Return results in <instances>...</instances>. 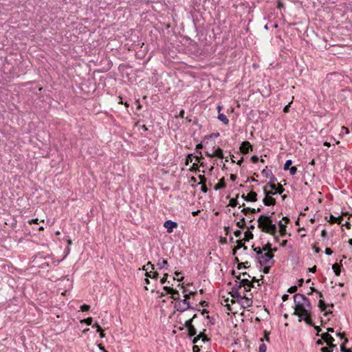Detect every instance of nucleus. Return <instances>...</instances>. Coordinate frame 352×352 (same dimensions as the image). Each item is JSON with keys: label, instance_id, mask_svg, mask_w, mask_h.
Returning a JSON list of instances; mask_svg holds the SVG:
<instances>
[{"label": "nucleus", "instance_id": "1", "mask_svg": "<svg viewBox=\"0 0 352 352\" xmlns=\"http://www.w3.org/2000/svg\"><path fill=\"white\" fill-rule=\"evenodd\" d=\"M294 301L295 303L294 315H298L302 313H307L311 311L312 309L309 300L301 294H296L294 296Z\"/></svg>", "mask_w": 352, "mask_h": 352}, {"label": "nucleus", "instance_id": "2", "mask_svg": "<svg viewBox=\"0 0 352 352\" xmlns=\"http://www.w3.org/2000/svg\"><path fill=\"white\" fill-rule=\"evenodd\" d=\"M258 227L261 230L262 232L269 233L276 236L277 232V228L276 224L273 223L271 219V216L261 214L257 219ZM276 239V237H275Z\"/></svg>", "mask_w": 352, "mask_h": 352}, {"label": "nucleus", "instance_id": "3", "mask_svg": "<svg viewBox=\"0 0 352 352\" xmlns=\"http://www.w3.org/2000/svg\"><path fill=\"white\" fill-rule=\"evenodd\" d=\"M254 251L256 253L258 256V262L261 265H274V254L271 252H267L263 253L260 247L254 248Z\"/></svg>", "mask_w": 352, "mask_h": 352}, {"label": "nucleus", "instance_id": "4", "mask_svg": "<svg viewBox=\"0 0 352 352\" xmlns=\"http://www.w3.org/2000/svg\"><path fill=\"white\" fill-rule=\"evenodd\" d=\"M175 308L180 312H184L188 309H194L186 299L178 300L175 305Z\"/></svg>", "mask_w": 352, "mask_h": 352}, {"label": "nucleus", "instance_id": "5", "mask_svg": "<svg viewBox=\"0 0 352 352\" xmlns=\"http://www.w3.org/2000/svg\"><path fill=\"white\" fill-rule=\"evenodd\" d=\"M299 318L298 321H305L306 324L309 326H314V323L311 318V311H307V313H302L297 315Z\"/></svg>", "mask_w": 352, "mask_h": 352}, {"label": "nucleus", "instance_id": "6", "mask_svg": "<svg viewBox=\"0 0 352 352\" xmlns=\"http://www.w3.org/2000/svg\"><path fill=\"white\" fill-rule=\"evenodd\" d=\"M310 289L311 291V294L312 292H316L318 294L319 297L320 298L319 302H318V307L322 311H324L328 305L324 302V300L322 299L323 298L322 294L321 292H318V290H316L314 287H311ZM309 294H310V293Z\"/></svg>", "mask_w": 352, "mask_h": 352}, {"label": "nucleus", "instance_id": "7", "mask_svg": "<svg viewBox=\"0 0 352 352\" xmlns=\"http://www.w3.org/2000/svg\"><path fill=\"white\" fill-rule=\"evenodd\" d=\"M242 199L245 201L255 202L257 201V193L251 190L248 195L243 194Z\"/></svg>", "mask_w": 352, "mask_h": 352}, {"label": "nucleus", "instance_id": "8", "mask_svg": "<svg viewBox=\"0 0 352 352\" xmlns=\"http://www.w3.org/2000/svg\"><path fill=\"white\" fill-rule=\"evenodd\" d=\"M244 287L246 292L250 291L251 287H253L252 283L247 278H242L239 281V287Z\"/></svg>", "mask_w": 352, "mask_h": 352}, {"label": "nucleus", "instance_id": "9", "mask_svg": "<svg viewBox=\"0 0 352 352\" xmlns=\"http://www.w3.org/2000/svg\"><path fill=\"white\" fill-rule=\"evenodd\" d=\"M178 224L175 221H173L171 220H167L164 223V227L167 229L168 233H171L173 231L174 228L177 227Z\"/></svg>", "mask_w": 352, "mask_h": 352}, {"label": "nucleus", "instance_id": "10", "mask_svg": "<svg viewBox=\"0 0 352 352\" xmlns=\"http://www.w3.org/2000/svg\"><path fill=\"white\" fill-rule=\"evenodd\" d=\"M252 149V146L248 141H244L242 142L240 146V151L243 154H247L248 152Z\"/></svg>", "mask_w": 352, "mask_h": 352}, {"label": "nucleus", "instance_id": "11", "mask_svg": "<svg viewBox=\"0 0 352 352\" xmlns=\"http://www.w3.org/2000/svg\"><path fill=\"white\" fill-rule=\"evenodd\" d=\"M320 337L327 344H331V342H333L335 340L334 338L329 333H322Z\"/></svg>", "mask_w": 352, "mask_h": 352}, {"label": "nucleus", "instance_id": "12", "mask_svg": "<svg viewBox=\"0 0 352 352\" xmlns=\"http://www.w3.org/2000/svg\"><path fill=\"white\" fill-rule=\"evenodd\" d=\"M252 298H248V297H245V296H243V298H241V305L244 308H247V307H251L252 305Z\"/></svg>", "mask_w": 352, "mask_h": 352}, {"label": "nucleus", "instance_id": "13", "mask_svg": "<svg viewBox=\"0 0 352 352\" xmlns=\"http://www.w3.org/2000/svg\"><path fill=\"white\" fill-rule=\"evenodd\" d=\"M157 266L158 267L159 270H162L163 268H166L167 270L168 267V264L167 261H166L163 258H159L157 263Z\"/></svg>", "mask_w": 352, "mask_h": 352}, {"label": "nucleus", "instance_id": "14", "mask_svg": "<svg viewBox=\"0 0 352 352\" xmlns=\"http://www.w3.org/2000/svg\"><path fill=\"white\" fill-rule=\"evenodd\" d=\"M265 206H274L276 204V199L272 197H266L263 199Z\"/></svg>", "mask_w": 352, "mask_h": 352}, {"label": "nucleus", "instance_id": "15", "mask_svg": "<svg viewBox=\"0 0 352 352\" xmlns=\"http://www.w3.org/2000/svg\"><path fill=\"white\" fill-rule=\"evenodd\" d=\"M200 338H201V341L203 342L209 341V338L206 336V335H205L204 333H200L199 335H198L194 338L192 342L194 344L197 343L200 340Z\"/></svg>", "mask_w": 352, "mask_h": 352}, {"label": "nucleus", "instance_id": "16", "mask_svg": "<svg viewBox=\"0 0 352 352\" xmlns=\"http://www.w3.org/2000/svg\"><path fill=\"white\" fill-rule=\"evenodd\" d=\"M211 156L212 157H217L219 159H223L224 158V156H223V150L218 147L217 148L214 152L211 154Z\"/></svg>", "mask_w": 352, "mask_h": 352}, {"label": "nucleus", "instance_id": "17", "mask_svg": "<svg viewBox=\"0 0 352 352\" xmlns=\"http://www.w3.org/2000/svg\"><path fill=\"white\" fill-rule=\"evenodd\" d=\"M342 261H340V263L338 264V263H335L332 266V269L335 273V274L337 276H339L340 275V273H341V267L342 266V263H341Z\"/></svg>", "mask_w": 352, "mask_h": 352}, {"label": "nucleus", "instance_id": "18", "mask_svg": "<svg viewBox=\"0 0 352 352\" xmlns=\"http://www.w3.org/2000/svg\"><path fill=\"white\" fill-rule=\"evenodd\" d=\"M245 204L243 203L242 205H241L239 207H244ZM241 212L243 213L245 215H248L249 212H251L252 214H254L256 212V210L255 208H243L241 210Z\"/></svg>", "mask_w": 352, "mask_h": 352}, {"label": "nucleus", "instance_id": "19", "mask_svg": "<svg viewBox=\"0 0 352 352\" xmlns=\"http://www.w3.org/2000/svg\"><path fill=\"white\" fill-rule=\"evenodd\" d=\"M278 226L280 228L279 232L281 236H285L286 235V228L287 226L285 223H283L282 221L278 222Z\"/></svg>", "mask_w": 352, "mask_h": 352}, {"label": "nucleus", "instance_id": "20", "mask_svg": "<svg viewBox=\"0 0 352 352\" xmlns=\"http://www.w3.org/2000/svg\"><path fill=\"white\" fill-rule=\"evenodd\" d=\"M145 276L147 278L157 280L159 276V274L157 272H154V270H151L149 272H147V273L145 274Z\"/></svg>", "mask_w": 352, "mask_h": 352}, {"label": "nucleus", "instance_id": "21", "mask_svg": "<svg viewBox=\"0 0 352 352\" xmlns=\"http://www.w3.org/2000/svg\"><path fill=\"white\" fill-rule=\"evenodd\" d=\"M236 243H237L236 246L233 249V252H232L233 255H234L236 254V250H239L242 247L243 248L244 250L247 249V247L244 245V243L242 240H241V239L237 240Z\"/></svg>", "mask_w": 352, "mask_h": 352}, {"label": "nucleus", "instance_id": "22", "mask_svg": "<svg viewBox=\"0 0 352 352\" xmlns=\"http://www.w3.org/2000/svg\"><path fill=\"white\" fill-rule=\"evenodd\" d=\"M219 113H220V111H219ZM217 118L226 125H228L229 123L228 118L223 113H219Z\"/></svg>", "mask_w": 352, "mask_h": 352}, {"label": "nucleus", "instance_id": "23", "mask_svg": "<svg viewBox=\"0 0 352 352\" xmlns=\"http://www.w3.org/2000/svg\"><path fill=\"white\" fill-rule=\"evenodd\" d=\"M226 183H225V182H224V180H223V178H222V179L219 181V182L217 184H216V185L214 186V189L215 190H220V189L225 188H226Z\"/></svg>", "mask_w": 352, "mask_h": 352}, {"label": "nucleus", "instance_id": "24", "mask_svg": "<svg viewBox=\"0 0 352 352\" xmlns=\"http://www.w3.org/2000/svg\"><path fill=\"white\" fill-rule=\"evenodd\" d=\"M348 342V339L346 338H344V342L340 345V351L341 352H352L351 349H348L345 347V344Z\"/></svg>", "mask_w": 352, "mask_h": 352}, {"label": "nucleus", "instance_id": "25", "mask_svg": "<svg viewBox=\"0 0 352 352\" xmlns=\"http://www.w3.org/2000/svg\"><path fill=\"white\" fill-rule=\"evenodd\" d=\"M142 270L147 273V272H149L150 270H154L155 267L154 265H153L151 262H148L146 265H144L142 267Z\"/></svg>", "mask_w": 352, "mask_h": 352}, {"label": "nucleus", "instance_id": "26", "mask_svg": "<svg viewBox=\"0 0 352 352\" xmlns=\"http://www.w3.org/2000/svg\"><path fill=\"white\" fill-rule=\"evenodd\" d=\"M163 289L164 291H166V292L167 294H177V290L175 289H173V287H170L164 286L163 287Z\"/></svg>", "mask_w": 352, "mask_h": 352}, {"label": "nucleus", "instance_id": "27", "mask_svg": "<svg viewBox=\"0 0 352 352\" xmlns=\"http://www.w3.org/2000/svg\"><path fill=\"white\" fill-rule=\"evenodd\" d=\"M188 335L190 338L195 336L197 334V330L195 327L192 325L188 329Z\"/></svg>", "mask_w": 352, "mask_h": 352}, {"label": "nucleus", "instance_id": "28", "mask_svg": "<svg viewBox=\"0 0 352 352\" xmlns=\"http://www.w3.org/2000/svg\"><path fill=\"white\" fill-rule=\"evenodd\" d=\"M196 317H197V314H194V316H192V318H190V319H189V320H186V321L185 322V323H184V326H185V327H186L187 329H188V328H190V327H192V320H193L194 318H195Z\"/></svg>", "mask_w": 352, "mask_h": 352}, {"label": "nucleus", "instance_id": "29", "mask_svg": "<svg viewBox=\"0 0 352 352\" xmlns=\"http://www.w3.org/2000/svg\"><path fill=\"white\" fill-rule=\"evenodd\" d=\"M263 192L266 197H272V195H274L277 193L276 191H275V192H274L273 190L268 191L267 190V186L263 188Z\"/></svg>", "mask_w": 352, "mask_h": 352}, {"label": "nucleus", "instance_id": "30", "mask_svg": "<svg viewBox=\"0 0 352 352\" xmlns=\"http://www.w3.org/2000/svg\"><path fill=\"white\" fill-rule=\"evenodd\" d=\"M244 234H245V238H244L245 241H248L250 239H253V237H254V234L250 231H246Z\"/></svg>", "mask_w": 352, "mask_h": 352}, {"label": "nucleus", "instance_id": "31", "mask_svg": "<svg viewBox=\"0 0 352 352\" xmlns=\"http://www.w3.org/2000/svg\"><path fill=\"white\" fill-rule=\"evenodd\" d=\"M239 202H238V201H237V199H236V198H235V199H234V198H232V199H231L230 200V201H229V206H230V207H232V208L236 207V206L237 205H239Z\"/></svg>", "mask_w": 352, "mask_h": 352}, {"label": "nucleus", "instance_id": "32", "mask_svg": "<svg viewBox=\"0 0 352 352\" xmlns=\"http://www.w3.org/2000/svg\"><path fill=\"white\" fill-rule=\"evenodd\" d=\"M262 252H270L272 250V245L270 243H267L265 245H264L261 248Z\"/></svg>", "mask_w": 352, "mask_h": 352}, {"label": "nucleus", "instance_id": "33", "mask_svg": "<svg viewBox=\"0 0 352 352\" xmlns=\"http://www.w3.org/2000/svg\"><path fill=\"white\" fill-rule=\"evenodd\" d=\"M292 164V160H287L284 165V170H289L291 167V165Z\"/></svg>", "mask_w": 352, "mask_h": 352}, {"label": "nucleus", "instance_id": "34", "mask_svg": "<svg viewBox=\"0 0 352 352\" xmlns=\"http://www.w3.org/2000/svg\"><path fill=\"white\" fill-rule=\"evenodd\" d=\"M236 225L239 228H243L245 225V218L243 217L239 221H237Z\"/></svg>", "mask_w": 352, "mask_h": 352}, {"label": "nucleus", "instance_id": "35", "mask_svg": "<svg viewBox=\"0 0 352 352\" xmlns=\"http://www.w3.org/2000/svg\"><path fill=\"white\" fill-rule=\"evenodd\" d=\"M275 190L276 191L277 193L280 195L284 192L285 188L283 187L282 185L278 184V186H276V188Z\"/></svg>", "mask_w": 352, "mask_h": 352}, {"label": "nucleus", "instance_id": "36", "mask_svg": "<svg viewBox=\"0 0 352 352\" xmlns=\"http://www.w3.org/2000/svg\"><path fill=\"white\" fill-rule=\"evenodd\" d=\"M93 319L91 317H89L86 319L81 320V322H85L87 325H91Z\"/></svg>", "mask_w": 352, "mask_h": 352}, {"label": "nucleus", "instance_id": "37", "mask_svg": "<svg viewBox=\"0 0 352 352\" xmlns=\"http://www.w3.org/2000/svg\"><path fill=\"white\" fill-rule=\"evenodd\" d=\"M167 278H168V274H165L164 275V277H163L162 278H161V280H160V283H161L162 285H163V284H164V283H169L170 282L167 280Z\"/></svg>", "mask_w": 352, "mask_h": 352}, {"label": "nucleus", "instance_id": "38", "mask_svg": "<svg viewBox=\"0 0 352 352\" xmlns=\"http://www.w3.org/2000/svg\"><path fill=\"white\" fill-rule=\"evenodd\" d=\"M259 352H266L267 346L264 343H261L259 346Z\"/></svg>", "mask_w": 352, "mask_h": 352}, {"label": "nucleus", "instance_id": "39", "mask_svg": "<svg viewBox=\"0 0 352 352\" xmlns=\"http://www.w3.org/2000/svg\"><path fill=\"white\" fill-rule=\"evenodd\" d=\"M90 309V306L88 305H82L80 306V310L82 311H88Z\"/></svg>", "mask_w": 352, "mask_h": 352}, {"label": "nucleus", "instance_id": "40", "mask_svg": "<svg viewBox=\"0 0 352 352\" xmlns=\"http://www.w3.org/2000/svg\"><path fill=\"white\" fill-rule=\"evenodd\" d=\"M199 178L200 179V182L198 184H205L206 182V178L204 175H199Z\"/></svg>", "mask_w": 352, "mask_h": 352}, {"label": "nucleus", "instance_id": "41", "mask_svg": "<svg viewBox=\"0 0 352 352\" xmlns=\"http://www.w3.org/2000/svg\"><path fill=\"white\" fill-rule=\"evenodd\" d=\"M289 170L292 175H294L297 173V168L296 166H292Z\"/></svg>", "mask_w": 352, "mask_h": 352}, {"label": "nucleus", "instance_id": "42", "mask_svg": "<svg viewBox=\"0 0 352 352\" xmlns=\"http://www.w3.org/2000/svg\"><path fill=\"white\" fill-rule=\"evenodd\" d=\"M241 276H242L243 278H250V276L248 273L245 272V273H242L241 274H240V275L237 277V279H238V280H241V279H242V278H241Z\"/></svg>", "mask_w": 352, "mask_h": 352}, {"label": "nucleus", "instance_id": "43", "mask_svg": "<svg viewBox=\"0 0 352 352\" xmlns=\"http://www.w3.org/2000/svg\"><path fill=\"white\" fill-rule=\"evenodd\" d=\"M266 186H269L272 190H275L276 188V185L273 182H269Z\"/></svg>", "mask_w": 352, "mask_h": 352}, {"label": "nucleus", "instance_id": "44", "mask_svg": "<svg viewBox=\"0 0 352 352\" xmlns=\"http://www.w3.org/2000/svg\"><path fill=\"white\" fill-rule=\"evenodd\" d=\"M264 266H265V267H264V268H263V273H264V274H268V273H269V272H270V267H271L272 265H264Z\"/></svg>", "mask_w": 352, "mask_h": 352}, {"label": "nucleus", "instance_id": "45", "mask_svg": "<svg viewBox=\"0 0 352 352\" xmlns=\"http://www.w3.org/2000/svg\"><path fill=\"white\" fill-rule=\"evenodd\" d=\"M171 298L174 299L175 300H176V302L179 300V292L177 291V294H171Z\"/></svg>", "mask_w": 352, "mask_h": 352}, {"label": "nucleus", "instance_id": "46", "mask_svg": "<svg viewBox=\"0 0 352 352\" xmlns=\"http://www.w3.org/2000/svg\"><path fill=\"white\" fill-rule=\"evenodd\" d=\"M297 289L298 288L296 286H292L290 288H289L288 292L291 294L295 293L297 291Z\"/></svg>", "mask_w": 352, "mask_h": 352}, {"label": "nucleus", "instance_id": "47", "mask_svg": "<svg viewBox=\"0 0 352 352\" xmlns=\"http://www.w3.org/2000/svg\"><path fill=\"white\" fill-rule=\"evenodd\" d=\"M340 133L348 134L349 133V129L345 126H342Z\"/></svg>", "mask_w": 352, "mask_h": 352}, {"label": "nucleus", "instance_id": "48", "mask_svg": "<svg viewBox=\"0 0 352 352\" xmlns=\"http://www.w3.org/2000/svg\"><path fill=\"white\" fill-rule=\"evenodd\" d=\"M259 159L256 155H253L251 157V161L253 163H257L258 162Z\"/></svg>", "mask_w": 352, "mask_h": 352}, {"label": "nucleus", "instance_id": "49", "mask_svg": "<svg viewBox=\"0 0 352 352\" xmlns=\"http://www.w3.org/2000/svg\"><path fill=\"white\" fill-rule=\"evenodd\" d=\"M314 327V329L317 331V333H316V336H320V335L319 334V333L321 331V328L319 327V326H316L314 324L313 326Z\"/></svg>", "mask_w": 352, "mask_h": 352}, {"label": "nucleus", "instance_id": "50", "mask_svg": "<svg viewBox=\"0 0 352 352\" xmlns=\"http://www.w3.org/2000/svg\"><path fill=\"white\" fill-rule=\"evenodd\" d=\"M320 350L321 352H333V349H330L328 347H322Z\"/></svg>", "mask_w": 352, "mask_h": 352}, {"label": "nucleus", "instance_id": "51", "mask_svg": "<svg viewBox=\"0 0 352 352\" xmlns=\"http://www.w3.org/2000/svg\"><path fill=\"white\" fill-rule=\"evenodd\" d=\"M336 336H338L341 340L344 341V338H345L344 333L338 332L336 333Z\"/></svg>", "mask_w": 352, "mask_h": 352}, {"label": "nucleus", "instance_id": "52", "mask_svg": "<svg viewBox=\"0 0 352 352\" xmlns=\"http://www.w3.org/2000/svg\"><path fill=\"white\" fill-rule=\"evenodd\" d=\"M201 191L203 192H205V193L208 192V188L206 186V184H201Z\"/></svg>", "mask_w": 352, "mask_h": 352}, {"label": "nucleus", "instance_id": "53", "mask_svg": "<svg viewBox=\"0 0 352 352\" xmlns=\"http://www.w3.org/2000/svg\"><path fill=\"white\" fill-rule=\"evenodd\" d=\"M270 173L271 175L272 174V171L271 170H267L266 169H263V171H262V174L263 175H265L266 177H267L268 175V173Z\"/></svg>", "mask_w": 352, "mask_h": 352}, {"label": "nucleus", "instance_id": "54", "mask_svg": "<svg viewBox=\"0 0 352 352\" xmlns=\"http://www.w3.org/2000/svg\"><path fill=\"white\" fill-rule=\"evenodd\" d=\"M149 283H150V280H149L148 278H147V277H146V278L144 279V284L146 285L144 286V289H145L146 290H148V287H147V286H146V285H148Z\"/></svg>", "mask_w": 352, "mask_h": 352}, {"label": "nucleus", "instance_id": "55", "mask_svg": "<svg viewBox=\"0 0 352 352\" xmlns=\"http://www.w3.org/2000/svg\"><path fill=\"white\" fill-rule=\"evenodd\" d=\"M234 234L236 237H240L242 233L241 230H237L234 231Z\"/></svg>", "mask_w": 352, "mask_h": 352}, {"label": "nucleus", "instance_id": "56", "mask_svg": "<svg viewBox=\"0 0 352 352\" xmlns=\"http://www.w3.org/2000/svg\"><path fill=\"white\" fill-rule=\"evenodd\" d=\"M337 220H338V218L337 217H335L333 215H331L330 216V221L331 223H336L337 222Z\"/></svg>", "mask_w": 352, "mask_h": 352}, {"label": "nucleus", "instance_id": "57", "mask_svg": "<svg viewBox=\"0 0 352 352\" xmlns=\"http://www.w3.org/2000/svg\"><path fill=\"white\" fill-rule=\"evenodd\" d=\"M232 296H233L234 298V297H236L237 298H241H241H243V297L241 296V294L239 293V292H238V291H236V292H234V294H232Z\"/></svg>", "mask_w": 352, "mask_h": 352}, {"label": "nucleus", "instance_id": "58", "mask_svg": "<svg viewBox=\"0 0 352 352\" xmlns=\"http://www.w3.org/2000/svg\"><path fill=\"white\" fill-rule=\"evenodd\" d=\"M333 253V251L329 248H327L325 249V254H327V255H331Z\"/></svg>", "mask_w": 352, "mask_h": 352}, {"label": "nucleus", "instance_id": "59", "mask_svg": "<svg viewBox=\"0 0 352 352\" xmlns=\"http://www.w3.org/2000/svg\"><path fill=\"white\" fill-rule=\"evenodd\" d=\"M328 348H329L330 349H333L336 348L337 347V345L333 344V342H331V344H328Z\"/></svg>", "mask_w": 352, "mask_h": 352}, {"label": "nucleus", "instance_id": "60", "mask_svg": "<svg viewBox=\"0 0 352 352\" xmlns=\"http://www.w3.org/2000/svg\"><path fill=\"white\" fill-rule=\"evenodd\" d=\"M92 327L93 328H96L97 331H100L101 330L100 326L97 322H96L94 324H93Z\"/></svg>", "mask_w": 352, "mask_h": 352}, {"label": "nucleus", "instance_id": "61", "mask_svg": "<svg viewBox=\"0 0 352 352\" xmlns=\"http://www.w3.org/2000/svg\"><path fill=\"white\" fill-rule=\"evenodd\" d=\"M327 236V232L326 230H324V229L322 230L321 232V236L323 238H325Z\"/></svg>", "mask_w": 352, "mask_h": 352}, {"label": "nucleus", "instance_id": "62", "mask_svg": "<svg viewBox=\"0 0 352 352\" xmlns=\"http://www.w3.org/2000/svg\"><path fill=\"white\" fill-rule=\"evenodd\" d=\"M324 343V341L322 339H319L316 341L317 345H322Z\"/></svg>", "mask_w": 352, "mask_h": 352}, {"label": "nucleus", "instance_id": "63", "mask_svg": "<svg viewBox=\"0 0 352 352\" xmlns=\"http://www.w3.org/2000/svg\"><path fill=\"white\" fill-rule=\"evenodd\" d=\"M192 349H193V352H199V351H200V349L199 348V346L197 345H194Z\"/></svg>", "mask_w": 352, "mask_h": 352}, {"label": "nucleus", "instance_id": "64", "mask_svg": "<svg viewBox=\"0 0 352 352\" xmlns=\"http://www.w3.org/2000/svg\"><path fill=\"white\" fill-rule=\"evenodd\" d=\"M313 249L316 253H319L320 252V249L316 246H313Z\"/></svg>", "mask_w": 352, "mask_h": 352}]
</instances>
